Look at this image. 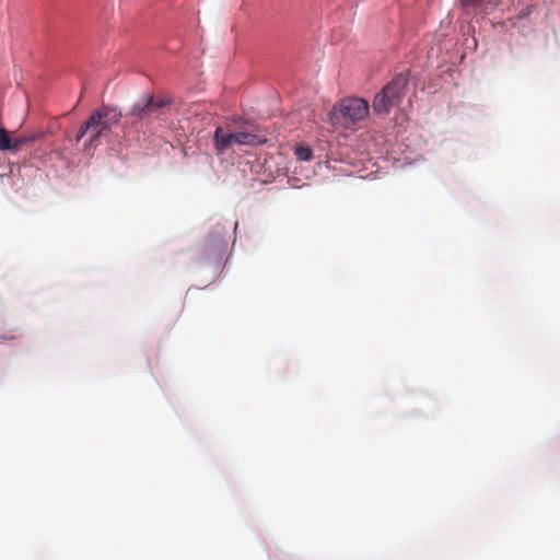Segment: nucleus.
<instances>
[{
    "label": "nucleus",
    "mask_w": 560,
    "mask_h": 560,
    "mask_svg": "<svg viewBox=\"0 0 560 560\" xmlns=\"http://www.w3.org/2000/svg\"><path fill=\"white\" fill-rule=\"evenodd\" d=\"M121 117V113L115 107L107 105L98 107L80 127L75 141L80 142L83 137L89 135L88 140L84 142V151L89 152L96 149L101 140L107 138L112 128L119 124Z\"/></svg>",
    "instance_id": "1"
},
{
    "label": "nucleus",
    "mask_w": 560,
    "mask_h": 560,
    "mask_svg": "<svg viewBox=\"0 0 560 560\" xmlns=\"http://www.w3.org/2000/svg\"><path fill=\"white\" fill-rule=\"evenodd\" d=\"M226 241V229L223 224L217 223L206 238V246L209 248H215L225 245Z\"/></svg>",
    "instance_id": "8"
},
{
    "label": "nucleus",
    "mask_w": 560,
    "mask_h": 560,
    "mask_svg": "<svg viewBox=\"0 0 560 560\" xmlns=\"http://www.w3.org/2000/svg\"><path fill=\"white\" fill-rule=\"evenodd\" d=\"M236 144L256 147L267 142V138L260 135L258 128L247 121H241V125L235 129Z\"/></svg>",
    "instance_id": "4"
},
{
    "label": "nucleus",
    "mask_w": 560,
    "mask_h": 560,
    "mask_svg": "<svg viewBox=\"0 0 560 560\" xmlns=\"http://www.w3.org/2000/svg\"><path fill=\"white\" fill-rule=\"evenodd\" d=\"M464 9H478L480 12L490 13L497 7L503 4V0H460Z\"/></svg>",
    "instance_id": "9"
},
{
    "label": "nucleus",
    "mask_w": 560,
    "mask_h": 560,
    "mask_svg": "<svg viewBox=\"0 0 560 560\" xmlns=\"http://www.w3.org/2000/svg\"><path fill=\"white\" fill-rule=\"evenodd\" d=\"M235 130L230 127L219 126L214 130L213 145L218 154H223L236 144Z\"/></svg>",
    "instance_id": "5"
},
{
    "label": "nucleus",
    "mask_w": 560,
    "mask_h": 560,
    "mask_svg": "<svg viewBox=\"0 0 560 560\" xmlns=\"http://www.w3.org/2000/svg\"><path fill=\"white\" fill-rule=\"evenodd\" d=\"M373 110L377 114L385 112V86H383L375 95L373 101Z\"/></svg>",
    "instance_id": "11"
},
{
    "label": "nucleus",
    "mask_w": 560,
    "mask_h": 560,
    "mask_svg": "<svg viewBox=\"0 0 560 560\" xmlns=\"http://www.w3.org/2000/svg\"><path fill=\"white\" fill-rule=\"evenodd\" d=\"M43 133H32V135H25V136H19L12 138V150L11 151H19L23 145L34 142L38 139H40Z\"/></svg>",
    "instance_id": "10"
},
{
    "label": "nucleus",
    "mask_w": 560,
    "mask_h": 560,
    "mask_svg": "<svg viewBox=\"0 0 560 560\" xmlns=\"http://www.w3.org/2000/svg\"><path fill=\"white\" fill-rule=\"evenodd\" d=\"M235 130L230 127L219 126L214 130L213 145L218 154H223L236 144Z\"/></svg>",
    "instance_id": "6"
},
{
    "label": "nucleus",
    "mask_w": 560,
    "mask_h": 560,
    "mask_svg": "<svg viewBox=\"0 0 560 560\" xmlns=\"http://www.w3.org/2000/svg\"><path fill=\"white\" fill-rule=\"evenodd\" d=\"M369 114V104L358 97H348L335 104L329 112L332 126L351 129Z\"/></svg>",
    "instance_id": "3"
},
{
    "label": "nucleus",
    "mask_w": 560,
    "mask_h": 560,
    "mask_svg": "<svg viewBox=\"0 0 560 560\" xmlns=\"http://www.w3.org/2000/svg\"><path fill=\"white\" fill-rule=\"evenodd\" d=\"M294 153L300 161H311L313 159V151L310 147L299 145Z\"/></svg>",
    "instance_id": "12"
},
{
    "label": "nucleus",
    "mask_w": 560,
    "mask_h": 560,
    "mask_svg": "<svg viewBox=\"0 0 560 560\" xmlns=\"http://www.w3.org/2000/svg\"><path fill=\"white\" fill-rule=\"evenodd\" d=\"M408 79L405 73L397 74L389 84H387V105L395 104L405 92Z\"/></svg>",
    "instance_id": "7"
},
{
    "label": "nucleus",
    "mask_w": 560,
    "mask_h": 560,
    "mask_svg": "<svg viewBox=\"0 0 560 560\" xmlns=\"http://www.w3.org/2000/svg\"><path fill=\"white\" fill-rule=\"evenodd\" d=\"M171 104L172 98L167 95L147 94L132 105L126 115L125 127L148 125L153 119H159Z\"/></svg>",
    "instance_id": "2"
}]
</instances>
